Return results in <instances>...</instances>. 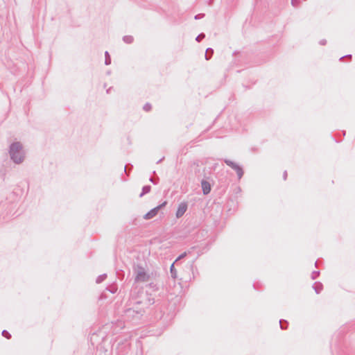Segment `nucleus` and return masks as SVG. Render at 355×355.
I'll use <instances>...</instances> for the list:
<instances>
[{"label":"nucleus","mask_w":355,"mask_h":355,"mask_svg":"<svg viewBox=\"0 0 355 355\" xmlns=\"http://www.w3.org/2000/svg\"><path fill=\"white\" fill-rule=\"evenodd\" d=\"M175 262L171 264L170 268L171 276L172 278L175 279L177 277V270L174 266Z\"/></svg>","instance_id":"f8f14e48"},{"label":"nucleus","mask_w":355,"mask_h":355,"mask_svg":"<svg viewBox=\"0 0 355 355\" xmlns=\"http://www.w3.org/2000/svg\"><path fill=\"white\" fill-rule=\"evenodd\" d=\"M300 3V0H291V4L294 7H297Z\"/></svg>","instance_id":"4be33fe9"},{"label":"nucleus","mask_w":355,"mask_h":355,"mask_svg":"<svg viewBox=\"0 0 355 355\" xmlns=\"http://www.w3.org/2000/svg\"><path fill=\"white\" fill-rule=\"evenodd\" d=\"M112 87H110L107 90V93H110V90L112 89Z\"/></svg>","instance_id":"2f4dec72"},{"label":"nucleus","mask_w":355,"mask_h":355,"mask_svg":"<svg viewBox=\"0 0 355 355\" xmlns=\"http://www.w3.org/2000/svg\"><path fill=\"white\" fill-rule=\"evenodd\" d=\"M9 155L11 160L17 164H21L25 158L23 146L19 141H15L10 145Z\"/></svg>","instance_id":"f257e3e1"},{"label":"nucleus","mask_w":355,"mask_h":355,"mask_svg":"<svg viewBox=\"0 0 355 355\" xmlns=\"http://www.w3.org/2000/svg\"><path fill=\"white\" fill-rule=\"evenodd\" d=\"M149 180H150L152 183H153V184H157L158 178H157V180H155V179H154V178H150L149 179Z\"/></svg>","instance_id":"a878e982"},{"label":"nucleus","mask_w":355,"mask_h":355,"mask_svg":"<svg viewBox=\"0 0 355 355\" xmlns=\"http://www.w3.org/2000/svg\"><path fill=\"white\" fill-rule=\"evenodd\" d=\"M152 108V106L150 103H146L144 107H143V109L144 110H145L146 112H148L151 110Z\"/></svg>","instance_id":"6ab92c4d"},{"label":"nucleus","mask_w":355,"mask_h":355,"mask_svg":"<svg viewBox=\"0 0 355 355\" xmlns=\"http://www.w3.org/2000/svg\"><path fill=\"white\" fill-rule=\"evenodd\" d=\"M132 165L130 164H126L125 166H124V171L125 173L128 175H129V172L130 171L132 168Z\"/></svg>","instance_id":"f3484780"},{"label":"nucleus","mask_w":355,"mask_h":355,"mask_svg":"<svg viewBox=\"0 0 355 355\" xmlns=\"http://www.w3.org/2000/svg\"><path fill=\"white\" fill-rule=\"evenodd\" d=\"M132 270L135 282H146L149 280L150 276L141 263H134Z\"/></svg>","instance_id":"f03ea898"},{"label":"nucleus","mask_w":355,"mask_h":355,"mask_svg":"<svg viewBox=\"0 0 355 355\" xmlns=\"http://www.w3.org/2000/svg\"><path fill=\"white\" fill-rule=\"evenodd\" d=\"M315 267H318V260H317L315 263Z\"/></svg>","instance_id":"7c9ffc66"},{"label":"nucleus","mask_w":355,"mask_h":355,"mask_svg":"<svg viewBox=\"0 0 355 355\" xmlns=\"http://www.w3.org/2000/svg\"><path fill=\"white\" fill-rule=\"evenodd\" d=\"M151 187L150 185L144 186L142 188V192L140 193L139 197H142L145 194L148 193L150 191Z\"/></svg>","instance_id":"9d476101"},{"label":"nucleus","mask_w":355,"mask_h":355,"mask_svg":"<svg viewBox=\"0 0 355 355\" xmlns=\"http://www.w3.org/2000/svg\"><path fill=\"white\" fill-rule=\"evenodd\" d=\"M164 159V157L161 158L157 162V164H159L160 162H162Z\"/></svg>","instance_id":"c756f323"},{"label":"nucleus","mask_w":355,"mask_h":355,"mask_svg":"<svg viewBox=\"0 0 355 355\" xmlns=\"http://www.w3.org/2000/svg\"><path fill=\"white\" fill-rule=\"evenodd\" d=\"M213 53H214V50L211 48L207 49L206 52H205V59L207 60H210V58L213 55Z\"/></svg>","instance_id":"9b49d317"},{"label":"nucleus","mask_w":355,"mask_h":355,"mask_svg":"<svg viewBox=\"0 0 355 355\" xmlns=\"http://www.w3.org/2000/svg\"><path fill=\"white\" fill-rule=\"evenodd\" d=\"M108 291L111 293H115L117 291V288L115 286H112V288H107Z\"/></svg>","instance_id":"b1692460"},{"label":"nucleus","mask_w":355,"mask_h":355,"mask_svg":"<svg viewBox=\"0 0 355 355\" xmlns=\"http://www.w3.org/2000/svg\"><path fill=\"white\" fill-rule=\"evenodd\" d=\"M283 178L284 180H286L287 178V171H285L283 173Z\"/></svg>","instance_id":"cd10ccee"},{"label":"nucleus","mask_w":355,"mask_h":355,"mask_svg":"<svg viewBox=\"0 0 355 355\" xmlns=\"http://www.w3.org/2000/svg\"><path fill=\"white\" fill-rule=\"evenodd\" d=\"M187 255V252H183L182 254H181L180 255L178 256V257L176 259L175 262L178 261L179 260L184 258Z\"/></svg>","instance_id":"5701e85b"},{"label":"nucleus","mask_w":355,"mask_h":355,"mask_svg":"<svg viewBox=\"0 0 355 355\" xmlns=\"http://www.w3.org/2000/svg\"><path fill=\"white\" fill-rule=\"evenodd\" d=\"M320 275V271H313L311 273V279H315Z\"/></svg>","instance_id":"412c9836"},{"label":"nucleus","mask_w":355,"mask_h":355,"mask_svg":"<svg viewBox=\"0 0 355 355\" xmlns=\"http://www.w3.org/2000/svg\"><path fill=\"white\" fill-rule=\"evenodd\" d=\"M167 204L166 201H164L162 204L159 205L158 206L154 207L153 209H150L148 212H147L144 216V218L145 220H150L153 218H154L159 212V211L165 207Z\"/></svg>","instance_id":"20e7f679"},{"label":"nucleus","mask_w":355,"mask_h":355,"mask_svg":"<svg viewBox=\"0 0 355 355\" xmlns=\"http://www.w3.org/2000/svg\"><path fill=\"white\" fill-rule=\"evenodd\" d=\"M2 336L8 339L11 338L10 334L6 330L2 331Z\"/></svg>","instance_id":"aec40b11"},{"label":"nucleus","mask_w":355,"mask_h":355,"mask_svg":"<svg viewBox=\"0 0 355 355\" xmlns=\"http://www.w3.org/2000/svg\"><path fill=\"white\" fill-rule=\"evenodd\" d=\"M106 277H107L106 274L101 275L98 276V277L96 278V282L97 284H100V283L103 282L106 279Z\"/></svg>","instance_id":"2eb2a0df"},{"label":"nucleus","mask_w":355,"mask_h":355,"mask_svg":"<svg viewBox=\"0 0 355 355\" xmlns=\"http://www.w3.org/2000/svg\"><path fill=\"white\" fill-rule=\"evenodd\" d=\"M201 187L204 195H207L211 191V184L207 180H202L201 181Z\"/></svg>","instance_id":"6e6552de"},{"label":"nucleus","mask_w":355,"mask_h":355,"mask_svg":"<svg viewBox=\"0 0 355 355\" xmlns=\"http://www.w3.org/2000/svg\"><path fill=\"white\" fill-rule=\"evenodd\" d=\"M105 64L109 65L111 64V58L108 51L105 52Z\"/></svg>","instance_id":"4468645a"},{"label":"nucleus","mask_w":355,"mask_h":355,"mask_svg":"<svg viewBox=\"0 0 355 355\" xmlns=\"http://www.w3.org/2000/svg\"><path fill=\"white\" fill-rule=\"evenodd\" d=\"M205 37V33H202L199 34V35L196 37V40L197 42H200L202 39H204Z\"/></svg>","instance_id":"a211bd4d"},{"label":"nucleus","mask_w":355,"mask_h":355,"mask_svg":"<svg viewBox=\"0 0 355 355\" xmlns=\"http://www.w3.org/2000/svg\"><path fill=\"white\" fill-rule=\"evenodd\" d=\"M205 17V14L203 13H200V14H198L196 15L194 18L195 19H202Z\"/></svg>","instance_id":"393cba45"},{"label":"nucleus","mask_w":355,"mask_h":355,"mask_svg":"<svg viewBox=\"0 0 355 355\" xmlns=\"http://www.w3.org/2000/svg\"><path fill=\"white\" fill-rule=\"evenodd\" d=\"M345 58H352V55L349 54V55H345V56H343L340 58V60H342L343 59H344Z\"/></svg>","instance_id":"c85d7f7f"},{"label":"nucleus","mask_w":355,"mask_h":355,"mask_svg":"<svg viewBox=\"0 0 355 355\" xmlns=\"http://www.w3.org/2000/svg\"><path fill=\"white\" fill-rule=\"evenodd\" d=\"M123 316L128 319H139L143 315V311L141 309H135V307H126L124 309Z\"/></svg>","instance_id":"7ed1b4c3"},{"label":"nucleus","mask_w":355,"mask_h":355,"mask_svg":"<svg viewBox=\"0 0 355 355\" xmlns=\"http://www.w3.org/2000/svg\"><path fill=\"white\" fill-rule=\"evenodd\" d=\"M319 43H320V44H321V45H325V44H326V43H327V40H324V39H323V40H320Z\"/></svg>","instance_id":"bb28decb"},{"label":"nucleus","mask_w":355,"mask_h":355,"mask_svg":"<svg viewBox=\"0 0 355 355\" xmlns=\"http://www.w3.org/2000/svg\"><path fill=\"white\" fill-rule=\"evenodd\" d=\"M279 325L282 329H286L288 327V322L285 320H280Z\"/></svg>","instance_id":"dca6fc26"},{"label":"nucleus","mask_w":355,"mask_h":355,"mask_svg":"<svg viewBox=\"0 0 355 355\" xmlns=\"http://www.w3.org/2000/svg\"><path fill=\"white\" fill-rule=\"evenodd\" d=\"M188 207L187 202H182L179 204L178 209L175 213V216L178 218H181L187 211Z\"/></svg>","instance_id":"423d86ee"},{"label":"nucleus","mask_w":355,"mask_h":355,"mask_svg":"<svg viewBox=\"0 0 355 355\" xmlns=\"http://www.w3.org/2000/svg\"><path fill=\"white\" fill-rule=\"evenodd\" d=\"M224 162L227 166L231 167L232 169H234L236 172V174H237L239 180L243 177V168H241V166H240L239 164H237L234 163V162H232L230 159H225Z\"/></svg>","instance_id":"39448f33"},{"label":"nucleus","mask_w":355,"mask_h":355,"mask_svg":"<svg viewBox=\"0 0 355 355\" xmlns=\"http://www.w3.org/2000/svg\"><path fill=\"white\" fill-rule=\"evenodd\" d=\"M313 288L315 290V293L318 294L322 291L323 288V285L320 282H315L313 285Z\"/></svg>","instance_id":"1a4fd4ad"},{"label":"nucleus","mask_w":355,"mask_h":355,"mask_svg":"<svg viewBox=\"0 0 355 355\" xmlns=\"http://www.w3.org/2000/svg\"><path fill=\"white\" fill-rule=\"evenodd\" d=\"M123 41L126 44H132L134 41V38L131 35H125L123 37Z\"/></svg>","instance_id":"ddd939ff"},{"label":"nucleus","mask_w":355,"mask_h":355,"mask_svg":"<svg viewBox=\"0 0 355 355\" xmlns=\"http://www.w3.org/2000/svg\"><path fill=\"white\" fill-rule=\"evenodd\" d=\"M154 303V300L148 299V304H153ZM147 304L146 302H141V301H137L132 304V306L131 307H135V309H141L143 311V313H144V308L145 306Z\"/></svg>","instance_id":"0eeeda50"}]
</instances>
